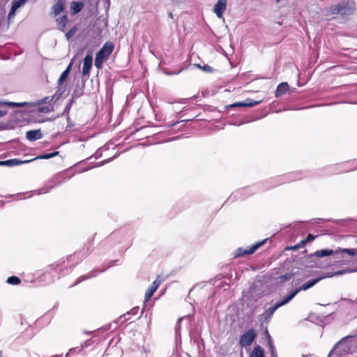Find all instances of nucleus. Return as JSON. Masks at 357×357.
I'll return each instance as SVG.
<instances>
[{
    "label": "nucleus",
    "instance_id": "obj_5",
    "mask_svg": "<svg viewBox=\"0 0 357 357\" xmlns=\"http://www.w3.org/2000/svg\"><path fill=\"white\" fill-rule=\"evenodd\" d=\"M266 241H267V238L262 240L259 242H257L256 243L253 244L252 246H250L247 250H244L242 248H239L236 250L234 257H243L245 255H252L257 249H259L261 246H262L266 243Z\"/></svg>",
    "mask_w": 357,
    "mask_h": 357
},
{
    "label": "nucleus",
    "instance_id": "obj_58",
    "mask_svg": "<svg viewBox=\"0 0 357 357\" xmlns=\"http://www.w3.org/2000/svg\"><path fill=\"white\" fill-rule=\"evenodd\" d=\"M2 353H3V351H0V357H2Z\"/></svg>",
    "mask_w": 357,
    "mask_h": 357
},
{
    "label": "nucleus",
    "instance_id": "obj_3",
    "mask_svg": "<svg viewBox=\"0 0 357 357\" xmlns=\"http://www.w3.org/2000/svg\"><path fill=\"white\" fill-rule=\"evenodd\" d=\"M356 250L355 249H347V248H338L337 250H333L331 249H323L321 250H317L314 253H312L310 257H324L331 256L332 255H341L342 257H344L345 254H347L351 256H354L356 254Z\"/></svg>",
    "mask_w": 357,
    "mask_h": 357
},
{
    "label": "nucleus",
    "instance_id": "obj_44",
    "mask_svg": "<svg viewBox=\"0 0 357 357\" xmlns=\"http://www.w3.org/2000/svg\"><path fill=\"white\" fill-rule=\"evenodd\" d=\"M91 344V341L90 340H88L85 341L83 344H82V347L80 349L87 347L90 346Z\"/></svg>",
    "mask_w": 357,
    "mask_h": 357
},
{
    "label": "nucleus",
    "instance_id": "obj_55",
    "mask_svg": "<svg viewBox=\"0 0 357 357\" xmlns=\"http://www.w3.org/2000/svg\"><path fill=\"white\" fill-rule=\"evenodd\" d=\"M114 262H115V261H111L110 264L109 265V266H113L114 264Z\"/></svg>",
    "mask_w": 357,
    "mask_h": 357
},
{
    "label": "nucleus",
    "instance_id": "obj_39",
    "mask_svg": "<svg viewBox=\"0 0 357 357\" xmlns=\"http://www.w3.org/2000/svg\"><path fill=\"white\" fill-rule=\"evenodd\" d=\"M7 114H8L7 108L0 106V119L3 117L4 116H6Z\"/></svg>",
    "mask_w": 357,
    "mask_h": 357
},
{
    "label": "nucleus",
    "instance_id": "obj_17",
    "mask_svg": "<svg viewBox=\"0 0 357 357\" xmlns=\"http://www.w3.org/2000/svg\"><path fill=\"white\" fill-rule=\"evenodd\" d=\"M0 102H1L0 106L7 108L8 110L9 107H24V106L29 105V103L27 102H15L0 100Z\"/></svg>",
    "mask_w": 357,
    "mask_h": 357
},
{
    "label": "nucleus",
    "instance_id": "obj_15",
    "mask_svg": "<svg viewBox=\"0 0 357 357\" xmlns=\"http://www.w3.org/2000/svg\"><path fill=\"white\" fill-rule=\"evenodd\" d=\"M26 1V0H13L12 2V6L10 8V10L8 14V18H11L13 16L15 15L16 10L22 5L24 4V3Z\"/></svg>",
    "mask_w": 357,
    "mask_h": 357
},
{
    "label": "nucleus",
    "instance_id": "obj_4",
    "mask_svg": "<svg viewBox=\"0 0 357 357\" xmlns=\"http://www.w3.org/2000/svg\"><path fill=\"white\" fill-rule=\"evenodd\" d=\"M257 337V333L253 328H250L244 333L239 339V344L241 347L250 346Z\"/></svg>",
    "mask_w": 357,
    "mask_h": 357
},
{
    "label": "nucleus",
    "instance_id": "obj_27",
    "mask_svg": "<svg viewBox=\"0 0 357 357\" xmlns=\"http://www.w3.org/2000/svg\"><path fill=\"white\" fill-rule=\"evenodd\" d=\"M84 94V87L77 85L72 93L73 98H78Z\"/></svg>",
    "mask_w": 357,
    "mask_h": 357
},
{
    "label": "nucleus",
    "instance_id": "obj_9",
    "mask_svg": "<svg viewBox=\"0 0 357 357\" xmlns=\"http://www.w3.org/2000/svg\"><path fill=\"white\" fill-rule=\"evenodd\" d=\"M227 0H218L213 8V12L218 18H222L227 9Z\"/></svg>",
    "mask_w": 357,
    "mask_h": 357
},
{
    "label": "nucleus",
    "instance_id": "obj_36",
    "mask_svg": "<svg viewBox=\"0 0 357 357\" xmlns=\"http://www.w3.org/2000/svg\"><path fill=\"white\" fill-rule=\"evenodd\" d=\"M197 66L198 68L202 69L203 71L206 72V73H211L213 70L212 67L208 65H204V66H202L200 64H197Z\"/></svg>",
    "mask_w": 357,
    "mask_h": 357
},
{
    "label": "nucleus",
    "instance_id": "obj_24",
    "mask_svg": "<svg viewBox=\"0 0 357 357\" xmlns=\"http://www.w3.org/2000/svg\"><path fill=\"white\" fill-rule=\"evenodd\" d=\"M266 333L267 334V342L269 347L271 357H278L271 337L270 336L267 331H266Z\"/></svg>",
    "mask_w": 357,
    "mask_h": 357
},
{
    "label": "nucleus",
    "instance_id": "obj_51",
    "mask_svg": "<svg viewBox=\"0 0 357 357\" xmlns=\"http://www.w3.org/2000/svg\"><path fill=\"white\" fill-rule=\"evenodd\" d=\"M295 174H291L290 175H289V177H291V178L289 180V181H292V180H297V179H299L301 177H298V176H296V177H292L293 175H294Z\"/></svg>",
    "mask_w": 357,
    "mask_h": 357
},
{
    "label": "nucleus",
    "instance_id": "obj_41",
    "mask_svg": "<svg viewBox=\"0 0 357 357\" xmlns=\"http://www.w3.org/2000/svg\"><path fill=\"white\" fill-rule=\"evenodd\" d=\"M316 238V236L312 234H309L307 236V238H305V241H307V243L308 242H311L312 241L314 238Z\"/></svg>",
    "mask_w": 357,
    "mask_h": 357
},
{
    "label": "nucleus",
    "instance_id": "obj_50",
    "mask_svg": "<svg viewBox=\"0 0 357 357\" xmlns=\"http://www.w3.org/2000/svg\"><path fill=\"white\" fill-rule=\"evenodd\" d=\"M61 96V93H58V91H56L55 93V94L54 95L53 98H55L56 97V100L59 99Z\"/></svg>",
    "mask_w": 357,
    "mask_h": 357
},
{
    "label": "nucleus",
    "instance_id": "obj_59",
    "mask_svg": "<svg viewBox=\"0 0 357 357\" xmlns=\"http://www.w3.org/2000/svg\"><path fill=\"white\" fill-rule=\"evenodd\" d=\"M277 3L280 2L281 0H275Z\"/></svg>",
    "mask_w": 357,
    "mask_h": 357
},
{
    "label": "nucleus",
    "instance_id": "obj_8",
    "mask_svg": "<svg viewBox=\"0 0 357 357\" xmlns=\"http://www.w3.org/2000/svg\"><path fill=\"white\" fill-rule=\"evenodd\" d=\"M74 259L72 260V261H73ZM70 262H71V261H66V264L65 265L67 266V268H64L63 267V271H60V267L57 268V270H56L55 268H54L53 267H52V265H50L46 271V272L45 273V275H47V274H50L51 273V271H54L55 273H56V276H53L54 278H56L57 279H59L60 277L63 276V275H65L66 273H68L69 271H71L73 267L74 266H76V264H74V265L73 266H68L67 264H69Z\"/></svg>",
    "mask_w": 357,
    "mask_h": 357
},
{
    "label": "nucleus",
    "instance_id": "obj_13",
    "mask_svg": "<svg viewBox=\"0 0 357 357\" xmlns=\"http://www.w3.org/2000/svg\"><path fill=\"white\" fill-rule=\"evenodd\" d=\"M105 270H106V268H104V269L100 270V271H98L97 269H94V270L91 271V272H89V273L86 274V275H81L80 277H79L77 279V280L75 281V284L73 285L74 286L77 285V284H78L79 283H80L81 282H82V281H84L85 280L94 278L99 273H102V272H103Z\"/></svg>",
    "mask_w": 357,
    "mask_h": 357
},
{
    "label": "nucleus",
    "instance_id": "obj_25",
    "mask_svg": "<svg viewBox=\"0 0 357 357\" xmlns=\"http://www.w3.org/2000/svg\"><path fill=\"white\" fill-rule=\"evenodd\" d=\"M71 66L72 63H70L66 69L61 73L57 82L58 84H61L65 81L66 77L68 76L70 71Z\"/></svg>",
    "mask_w": 357,
    "mask_h": 357
},
{
    "label": "nucleus",
    "instance_id": "obj_2",
    "mask_svg": "<svg viewBox=\"0 0 357 357\" xmlns=\"http://www.w3.org/2000/svg\"><path fill=\"white\" fill-rule=\"evenodd\" d=\"M91 252V249L88 247L86 249H84L82 251L79 250L77 252H75L73 255L67 256L66 257H63L59 261L52 264V267L57 270L58 268L60 267V271H63L64 268H67V266L65 265L66 261H70L73 259H75V258H79V261H82L84 258H86L87 256L90 255Z\"/></svg>",
    "mask_w": 357,
    "mask_h": 357
},
{
    "label": "nucleus",
    "instance_id": "obj_33",
    "mask_svg": "<svg viewBox=\"0 0 357 357\" xmlns=\"http://www.w3.org/2000/svg\"><path fill=\"white\" fill-rule=\"evenodd\" d=\"M81 350L82 349L78 347L72 348L66 354V357H73L75 354H78Z\"/></svg>",
    "mask_w": 357,
    "mask_h": 357
},
{
    "label": "nucleus",
    "instance_id": "obj_47",
    "mask_svg": "<svg viewBox=\"0 0 357 357\" xmlns=\"http://www.w3.org/2000/svg\"><path fill=\"white\" fill-rule=\"evenodd\" d=\"M252 188H243L242 190H241V192H245V194H248V192H250V189H252Z\"/></svg>",
    "mask_w": 357,
    "mask_h": 357
},
{
    "label": "nucleus",
    "instance_id": "obj_54",
    "mask_svg": "<svg viewBox=\"0 0 357 357\" xmlns=\"http://www.w3.org/2000/svg\"><path fill=\"white\" fill-rule=\"evenodd\" d=\"M168 15L170 18H173V14L171 11L168 13Z\"/></svg>",
    "mask_w": 357,
    "mask_h": 357
},
{
    "label": "nucleus",
    "instance_id": "obj_45",
    "mask_svg": "<svg viewBox=\"0 0 357 357\" xmlns=\"http://www.w3.org/2000/svg\"><path fill=\"white\" fill-rule=\"evenodd\" d=\"M307 243V241H305V238L302 240L298 245V246H300V248H303L305 247V245H306Z\"/></svg>",
    "mask_w": 357,
    "mask_h": 357
},
{
    "label": "nucleus",
    "instance_id": "obj_34",
    "mask_svg": "<svg viewBox=\"0 0 357 357\" xmlns=\"http://www.w3.org/2000/svg\"><path fill=\"white\" fill-rule=\"evenodd\" d=\"M294 275V274L291 273V272L286 273L285 274H283V275H280L278 278L281 281H287V280H291L293 278Z\"/></svg>",
    "mask_w": 357,
    "mask_h": 357
},
{
    "label": "nucleus",
    "instance_id": "obj_23",
    "mask_svg": "<svg viewBox=\"0 0 357 357\" xmlns=\"http://www.w3.org/2000/svg\"><path fill=\"white\" fill-rule=\"evenodd\" d=\"M250 357H264V351L259 345H257L252 351Z\"/></svg>",
    "mask_w": 357,
    "mask_h": 357
},
{
    "label": "nucleus",
    "instance_id": "obj_62",
    "mask_svg": "<svg viewBox=\"0 0 357 357\" xmlns=\"http://www.w3.org/2000/svg\"><path fill=\"white\" fill-rule=\"evenodd\" d=\"M302 357H307V356H305V355H303V356H302Z\"/></svg>",
    "mask_w": 357,
    "mask_h": 357
},
{
    "label": "nucleus",
    "instance_id": "obj_14",
    "mask_svg": "<svg viewBox=\"0 0 357 357\" xmlns=\"http://www.w3.org/2000/svg\"><path fill=\"white\" fill-rule=\"evenodd\" d=\"M26 137L28 140L31 142H33L38 139H40L43 137V134L40 129L38 130H31L26 133Z\"/></svg>",
    "mask_w": 357,
    "mask_h": 357
},
{
    "label": "nucleus",
    "instance_id": "obj_31",
    "mask_svg": "<svg viewBox=\"0 0 357 357\" xmlns=\"http://www.w3.org/2000/svg\"><path fill=\"white\" fill-rule=\"evenodd\" d=\"M348 337H343L337 343L335 344L333 349L329 352L328 357H333L335 355V351L342 344V343Z\"/></svg>",
    "mask_w": 357,
    "mask_h": 357
},
{
    "label": "nucleus",
    "instance_id": "obj_22",
    "mask_svg": "<svg viewBox=\"0 0 357 357\" xmlns=\"http://www.w3.org/2000/svg\"><path fill=\"white\" fill-rule=\"evenodd\" d=\"M259 102H258V101H250L249 100H247V102H236V103L231 105L230 107H253L255 105H258Z\"/></svg>",
    "mask_w": 357,
    "mask_h": 357
},
{
    "label": "nucleus",
    "instance_id": "obj_49",
    "mask_svg": "<svg viewBox=\"0 0 357 357\" xmlns=\"http://www.w3.org/2000/svg\"><path fill=\"white\" fill-rule=\"evenodd\" d=\"M76 99L77 98H73V96L71 95V98L69 100V102L68 104H70V106L72 107V105L75 103Z\"/></svg>",
    "mask_w": 357,
    "mask_h": 357
},
{
    "label": "nucleus",
    "instance_id": "obj_53",
    "mask_svg": "<svg viewBox=\"0 0 357 357\" xmlns=\"http://www.w3.org/2000/svg\"><path fill=\"white\" fill-rule=\"evenodd\" d=\"M0 166H7L6 160L0 161Z\"/></svg>",
    "mask_w": 357,
    "mask_h": 357
},
{
    "label": "nucleus",
    "instance_id": "obj_63",
    "mask_svg": "<svg viewBox=\"0 0 357 357\" xmlns=\"http://www.w3.org/2000/svg\"><path fill=\"white\" fill-rule=\"evenodd\" d=\"M354 302H357V298L356 299V301H354Z\"/></svg>",
    "mask_w": 357,
    "mask_h": 357
},
{
    "label": "nucleus",
    "instance_id": "obj_40",
    "mask_svg": "<svg viewBox=\"0 0 357 357\" xmlns=\"http://www.w3.org/2000/svg\"><path fill=\"white\" fill-rule=\"evenodd\" d=\"M101 156H102V151L100 149H98L96 151V152L93 155L89 157L88 159H91V158L98 159V158H100Z\"/></svg>",
    "mask_w": 357,
    "mask_h": 357
},
{
    "label": "nucleus",
    "instance_id": "obj_1",
    "mask_svg": "<svg viewBox=\"0 0 357 357\" xmlns=\"http://www.w3.org/2000/svg\"><path fill=\"white\" fill-rule=\"evenodd\" d=\"M356 10L355 2L354 0L342 1L336 5L330 6L327 10L326 15L339 14L340 15H349L354 13Z\"/></svg>",
    "mask_w": 357,
    "mask_h": 357
},
{
    "label": "nucleus",
    "instance_id": "obj_46",
    "mask_svg": "<svg viewBox=\"0 0 357 357\" xmlns=\"http://www.w3.org/2000/svg\"><path fill=\"white\" fill-rule=\"evenodd\" d=\"M183 70V69H181L180 70L178 71H174V72H165V73L167 75H177L178 73H180L181 71Z\"/></svg>",
    "mask_w": 357,
    "mask_h": 357
},
{
    "label": "nucleus",
    "instance_id": "obj_26",
    "mask_svg": "<svg viewBox=\"0 0 357 357\" xmlns=\"http://www.w3.org/2000/svg\"><path fill=\"white\" fill-rule=\"evenodd\" d=\"M59 155V151H54V152L50 153H44V154L40 155L33 158L32 160L33 161V160H36L38 159H50L53 157L57 156Z\"/></svg>",
    "mask_w": 357,
    "mask_h": 357
},
{
    "label": "nucleus",
    "instance_id": "obj_19",
    "mask_svg": "<svg viewBox=\"0 0 357 357\" xmlns=\"http://www.w3.org/2000/svg\"><path fill=\"white\" fill-rule=\"evenodd\" d=\"M84 3L81 1H72L70 3V10L73 15L77 14L84 8Z\"/></svg>",
    "mask_w": 357,
    "mask_h": 357
},
{
    "label": "nucleus",
    "instance_id": "obj_28",
    "mask_svg": "<svg viewBox=\"0 0 357 357\" xmlns=\"http://www.w3.org/2000/svg\"><path fill=\"white\" fill-rule=\"evenodd\" d=\"M350 272H351V271L350 269L341 270V271H338L337 272H335L333 273H328L324 276H322L321 278H332L333 276L340 275H342L344 273H350Z\"/></svg>",
    "mask_w": 357,
    "mask_h": 357
},
{
    "label": "nucleus",
    "instance_id": "obj_60",
    "mask_svg": "<svg viewBox=\"0 0 357 357\" xmlns=\"http://www.w3.org/2000/svg\"><path fill=\"white\" fill-rule=\"evenodd\" d=\"M70 119V117L68 116H67V120L68 121Z\"/></svg>",
    "mask_w": 357,
    "mask_h": 357
},
{
    "label": "nucleus",
    "instance_id": "obj_61",
    "mask_svg": "<svg viewBox=\"0 0 357 357\" xmlns=\"http://www.w3.org/2000/svg\"><path fill=\"white\" fill-rule=\"evenodd\" d=\"M91 168H92V167L86 168V170H89V169H91Z\"/></svg>",
    "mask_w": 357,
    "mask_h": 357
},
{
    "label": "nucleus",
    "instance_id": "obj_43",
    "mask_svg": "<svg viewBox=\"0 0 357 357\" xmlns=\"http://www.w3.org/2000/svg\"><path fill=\"white\" fill-rule=\"evenodd\" d=\"M39 111L47 113L51 111L49 106H45L39 109Z\"/></svg>",
    "mask_w": 357,
    "mask_h": 357
},
{
    "label": "nucleus",
    "instance_id": "obj_30",
    "mask_svg": "<svg viewBox=\"0 0 357 357\" xmlns=\"http://www.w3.org/2000/svg\"><path fill=\"white\" fill-rule=\"evenodd\" d=\"M77 27L76 26H73V27H71L66 33V38L68 40H69L70 39H71L74 35L75 34V33L77 32Z\"/></svg>",
    "mask_w": 357,
    "mask_h": 357
},
{
    "label": "nucleus",
    "instance_id": "obj_35",
    "mask_svg": "<svg viewBox=\"0 0 357 357\" xmlns=\"http://www.w3.org/2000/svg\"><path fill=\"white\" fill-rule=\"evenodd\" d=\"M116 157V155H114V156H113V157H112V158H108V159H107V160H102V161H100V162H99L96 163V164L93 167H101V166H102V165H105V164H107V163H108V162H111V161H112L114 158H115Z\"/></svg>",
    "mask_w": 357,
    "mask_h": 357
},
{
    "label": "nucleus",
    "instance_id": "obj_42",
    "mask_svg": "<svg viewBox=\"0 0 357 357\" xmlns=\"http://www.w3.org/2000/svg\"><path fill=\"white\" fill-rule=\"evenodd\" d=\"M71 106L70 104H67L63 112V114H68L70 110Z\"/></svg>",
    "mask_w": 357,
    "mask_h": 357
},
{
    "label": "nucleus",
    "instance_id": "obj_56",
    "mask_svg": "<svg viewBox=\"0 0 357 357\" xmlns=\"http://www.w3.org/2000/svg\"><path fill=\"white\" fill-rule=\"evenodd\" d=\"M240 191H238V192H236L235 194H234V197H236V194L239 193Z\"/></svg>",
    "mask_w": 357,
    "mask_h": 357
},
{
    "label": "nucleus",
    "instance_id": "obj_18",
    "mask_svg": "<svg viewBox=\"0 0 357 357\" xmlns=\"http://www.w3.org/2000/svg\"><path fill=\"white\" fill-rule=\"evenodd\" d=\"M68 22V17L66 15H63L56 19L58 29L62 32L65 31L66 24Z\"/></svg>",
    "mask_w": 357,
    "mask_h": 357
},
{
    "label": "nucleus",
    "instance_id": "obj_38",
    "mask_svg": "<svg viewBox=\"0 0 357 357\" xmlns=\"http://www.w3.org/2000/svg\"><path fill=\"white\" fill-rule=\"evenodd\" d=\"M183 318H180L178 319V321L176 323V325L175 326V333H176V335H177L178 332L180 331V329H181V322L182 321Z\"/></svg>",
    "mask_w": 357,
    "mask_h": 357
},
{
    "label": "nucleus",
    "instance_id": "obj_57",
    "mask_svg": "<svg viewBox=\"0 0 357 357\" xmlns=\"http://www.w3.org/2000/svg\"><path fill=\"white\" fill-rule=\"evenodd\" d=\"M48 98H45L44 100H43V102H45L46 100H47Z\"/></svg>",
    "mask_w": 357,
    "mask_h": 357
},
{
    "label": "nucleus",
    "instance_id": "obj_20",
    "mask_svg": "<svg viewBox=\"0 0 357 357\" xmlns=\"http://www.w3.org/2000/svg\"><path fill=\"white\" fill-rule=\"evenodd\" d=\"M52 13L54 16H56L60 13H61L64 10V5L61 0H59L53 6H52Z\"/></svg>",
    "mask_w": 357,
    "mask_h": 357
},
{
    "label": "nucleus",
    "instance_id": "obj_7",
    "mask_svg": "<svg viewBox=\"0 0 357 357\" xmlns=\"http://www.w3.org/2000/svg\"><path fill=\"white\" fill-rule=\"evenodd\" d=\"M322 278H314L313 280H311L305 283H304L303 285H301L300 287L296 289L294 291H293L288 296V298L291 301L298 293H299L301 291H305L308 289L314 286L317 283H318Z\"/></svg>",
    "mask_w": 357,
    "mask_h": 357
},
{
    "label": "nucleus",
    "instance_id": "obj_21",
    "mask_svg": "<svg viewBox=\"0 0 357 357\" xmlns=\"http://www.w3.org/2000/svg\"><path fill=\"white\" fill-rule=\"evenodd\" d=\"M32 161H33V160H20L19 159L14 158V159L7 160L6 163H7V167H14V166L20 165L22 164L30 162Z\"/></svg>",
    "mask_w": 357,
    "mask_h": 357
},
{
    "label": "nucleus",
    "instance_id": "obj_12",
    "mask_svg": "<svg viewBox=\"0 0 357 357\" xmlns=\"http://www.w3.org/2000/svg\"><path fill=\"white\" fill-rule=\"evenodd\" d=\"M161 283V280H159L158 278H156L155 281L152 283L151 287L148 288L146 290V292L144 296V301H148L151 297L153 296V294L155 292L157 289L159 287L160 284Z\"/></svg>",
    "mask_w": 357,
    "mask_h": 357
},
{
    "label": "nucleus",
    "instance_id": "obj_29",
    "mask_svg": "<svg viewBox=\"0 0 357 357\" xmlns=\"http://www.w3.org/2000/svg\"><path fill=\"white\" fill-rule=\"evenodd\" d=\"M106 59H103L100 54H98L97 53L96 58H95V66L97 68H101L102 63L105 61H106Z\"/></svg>",
    "mask_w": 357,
    "mask_h": 357
},
{
    "label": "nucleus",
    "instance_id": "obj_52",
    "mask_svg": "<svg viewBox=\"0 0 357 357\" xmlns=\"http://www.w3.org/2000/svg\"><path fill=\"white\" fill-rule=\"evenodd\" d=\"M341 301H346L349 303H354V301H352L351 299L347 298H342Z\"/></svg>",
    "mask_w": 357,
    "mask_h": 357
},
{
    "label": "nucleus",
    "instance_id": "obj_6",
    "mask_svg": "<svg viewBox=\"0 0 357 357\" xmlns=\"http://www.w3.org/2000/svg\"><path fill=\"white\" fill-rule=\"evenodd\" d=\"M290 301V299L288 298V296H287L282 301L276 303L273 306H271L266 310L265 312L262 314L265 321H268L277 309L287 304Z\"/></svg>",
    "mask_w": 357,
    "mask_h": 357
},
{
    "label": "nucleus",
    "instance_id": "obj_32",
    "mask_svg": "<svg viewBox=\"0 0 357 357\" xmlns=\"http://www.w3.org/2000/svg\"><path fill=\"white\" fill-rule=\"evenodd\" d=\"M7 283L17 285L19 284L21 282L20 279L17 276H10L7 279Z\"/></svg>",
    "mask_w": 357,
    "mask_h": 357
},
{
    "label": "nucleus",
    "instance_id": "obj_37",
    "mask_svg": "<svg viewBox=\"0 0 357 357\" xmlns=\"http://www.w3.org/2000/svg\"><path fill=\"white\" fill-rule=\"evenodd\" d=\"M50 188L45 186L36 190L38 195L45 194L50 191Z\"/></svg>",
    "mask_w": 357,
    "mask_h": 357
},
{
    "label": "nucleus",
    "instance_id": "obj_10",
    "mask_svg": "<svg viewBox=\"0 0 357 357\" xmlns=\"http://www.w3.org/2000/svg\"><path fill=\"white\" fill-rule=\"evenodd\" d=\"M114 48V44L110 42H106L102 48L98 52V54L102 56L103 59H107L108 56L112 54Z\"/></svg>",
    "mask_w": 357,
    "mask_h": 357
},
{
    "label": "nucleus",
    "instance_id": "obj_11",
    "mask_svg": "<svg viewBox=\"0 0 357 357\" xmlns=\"http://www.w3.org/2000/svg\"><path fill=\"white\" fill-rule=\"evenodd\" d=\"M93 56L91 54L88 53L84 59L83 67H82V75L83 76H89L90 70L92 66Z\"/></svg>",
    "mask_w": 357,
    "mask_h": 357
},
{
    "label": "nucleus",
    "instance_id": "obj_16",
    "mask_svg": "<svg viewBox=\"0 0 357 357\" xmlns=\"http://www.w3.org/2000/svg\"><path fill=\"white\" fill-rule=\"evenodd\" d=\"M289 86L287 82H282L278 85L277 89L275 91V96L276 98L281 97L284 95L289 89Z\"/></svg>",
    "mask_w": 357,
    "mask_h": 357
},
{
    "label": "nucleus",
    "instance_id": "obj_48",
    "mask_svg": "<svg viewBox=\"0 0 357 357\" xmlns=\"http://www.w3.org/2000/svg\"><path fill=\"white\" fill-rule=\"evenodd\" d=\"M299 248H300V246H298V245H294V246L288 247L287 250H298Z\"/></svg>",
    "mask_w": 357,
    "mask_h": 357
}]
</instances>
